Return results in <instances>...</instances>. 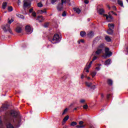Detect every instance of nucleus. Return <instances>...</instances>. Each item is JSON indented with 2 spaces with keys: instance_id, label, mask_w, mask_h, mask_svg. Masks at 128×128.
I'll return each mask as SVG.
<instances>
[{
  "instance_id": "1",
  "label": "nucleus",
  "mask_w": 128,
  "mask_h": 128,
  "mask_svg": "<svg viewBox=\"0 0 128 128\" xmlns=\"http://www.w3.org/2000/svg\"><path fill=\"white\" fill-rule=\"evenodd\" d=\"M64 4L71 6L70 0H61V3H59L56 7L58 12L64 10Z\"/></svg>"
},
{
  "instance_id": "2",
  "label": "nucleus",
  "mask_w": 128,
  "mask_h": 128,
  "mask_svg": "<svg viewBox=\"0 0 128 128\" xmlns=\"http://www.w3.org/2000/svg\"><path fill=\"white\" fill-rule=\"evenodd\" d=\"M62 40V38L60 36V35L58 34H55L53 38L50 40L52 44H56L58 42H60Z\"/></svg>"
},
{
  "instance_id": "3",
  "label": "nucleus",
  "mask_w": 128,
  "mask_h": 128,
  "mask_svg": "<svg viewBox=\"0 0 128 128\" xmlns=\"http://www.w3.org/2000/svg\"><path fill=\"white\" fill-rule=\"evenodd\" d=\"M2 28L4 32H9L11 34H14L12 33V31L10 29V25L9 24H6V25H4L2 26Z\"/></svg>"
},
{
  "instance_id": "4",
  "label": "nucleus",
  "mask_w": 128,
  "mask_h": 128,
  "mask_svg": "<svg viewBox=\"0 0 128 128\" xmlns=\"http://www.w3.org/2000/svg\"><path fill=\"white\" fill-rule=\"evenodd\" d=\"M104 44H101L99 46L98 48H97V50L95 52L96 56H100L102 52V48H104Z\"/></svg>"
},
{
  "instance_id": "5",
  "label": "nucleus",
  "mask_w": 128,
  "mask_h": 128,
  "mask_svg": "<svg viewBox=\"0 0 128 128\" xmlns=\"http://www.w3.org/2000/svg\"><path fill=\"white\" fill-rule=\"evenodd\" d=\"M25 30L28 34H30L32 32L33 29L30 25H27L25 28Z\"/></svg>"
},
{
  "instance_id": "6",
  "label": "nucleus",
  "mask_w": 128,
  "mask_h": 128,
  "mask_svg": "<svg viewBox=\"0 0 128 128\" xmlns=\"http://www.w3.org/2000/svg\"><path fill=\"white\" fill-rule=\"evenodd\" d=\"M30 3L28 2V1L24 0V5H23V8L24 10L26 11V8H30Z\"/></svg>"
},
{
  "instance_id": "7",
  "label": "nucleus",
  "mask_w": 128,
  "mask_h": 128,
  "mask_svg": "<svg viewBox=\"0 0 128 128\" xmlns=\"http://www.w3.org/2000/svg\"><path fill=\"white\" fill-rule=\"evenodd\" d=\"M105 54L108 58H110V56H111L112 54V52H110V48H105Z\"/></svg>"
},
{
  "instance_id": "8",
  "label": "nucleus",
  "mask_w": 128,
  "mask_h": 128,
  "mask_svg": "<svg viewBox=\"0 0 128 128\" xmlns=\"http://www.w3.org/2000/svg\"><path fill=\"white\" fill-rule=\"evenodd\" d=\"M104 16H106V20L108 22H112V20L114 19V18H112V16H108L106 14H104Z\"/></svg>"
},
{
  "instance_id": "9",
  "label": "nucleus",
  "mask_w": 128,
  "mask_h": 128,
  "mask_svg": "<svg viewBox=\"0 0 128 128\" xmlns=\"http://www.w3.org/2000/svg\"><path fill=\"white\" fill-rule=\"evenodd\" d=\"M92 62H90L89 64L88 65V64L86 65V66L84 68V70H86V72H90V70L88 69L90 68V66H92Z\"/></svg>"
},
{
  "instance_id": "10",
  "label": "nucleus",
  "mask_w": 128,
  "mask_h": 128,
  "mask_svg": "<svg viewBox=\"0 0 128 128\" xmlns=\"http://www.w3.org/2000/svg\"><path fill=\"white\" fill-rule=\"evenodd\" d=\"M87 36L90 38H94V31H90L88 32L87 34Z\"/></svg>"
},
{
  "instance_id": "11",
  "label": "nucleus",
  "mask_w": 128,
  "mask_h": 128,
  "mask_svg": "<svg viewBox=\"0 0 128 128\" xmlns=\"http://www.w3.org/2000/svg\"><path fill=\"white\" fill-rule=\"evenodd\" d=\"M21 122L22 120H20V118H16L15 120H14V122L15 126H20Z\"/></svg>"
},
{
  "instance_id": "12",
  "label": "nucleus",
  "mask_w": 128,
  "mask_h": 128,
  "mask_svg": "<svg viewBox=\"0 0 128 128\" xmlns=\"http://www.w3.org/2000/svg\"><path fill=\"white\" fill-rule=\"evenodd\" d=\"M83 124H84V122L83 121L79 122V124L80 125L76 126V128H84V126H86L82 125Z\"/></svg>"
},
{
  "instance_id": "13",
  "label": "nucleus",
  "mask_w": 128,
  "mask_h": 128,
  "mask_svg": "<svg viewBox=\"0 0 128 128\" xmlns=\"http://www.w3.org/2000/svg\"><path fill=\"white\" fill-rule=\"evenodd\" d=\"M104 12L105 11H104V8H100L98 10V14H100L101 16H104V14H104Z\"/></svg>"
},
{
  "instance_id": "14",
  "label": "nucleus",
  "mask_w": 128,
  "mask_h": 128,
  "mask_svg": "<svg viewBox=\"0 0 128 128\" xmlns=\"http://www.w3.org/2000/svg\"><path fill=\"white\" fill-rule=\"evenodd\" d=\"M36 20H38L39 22H42L44 20V18L42 16H38Z\"/></svg>"
},
{
  "instance_id": "15",
  "label": "nucleus",
  "mask_w": 128,
  "mask_h": 128,
  "mask_svg": "<svg viewBox=\"0 0 128 128\" xmlns=\"http://www.w3.org/2000/svg\"><path fill=\"white\" fill-rule=\"evenodd\" d=\"M10 116L13 118H16V116H18V114L16 113V111L12 110L10 112Z\"/></svg>"
},
{
  "instance_id": "16",
  "label": "nucleus",
  "mask_w": 128,
  "mask_h": 128,
  "mask_svg": "<svg viewBox=\"0 0 128 128\" xmlns=\"http://www.w3.org/2000/svg\"><path fill=\"white\" fill-rule=\"evenodd\" d=\"M111 62H112V60L110 58L107 60L105 62V63H104L105 66H110V64H111Z\"/></svg>"
},
{
  "instance_id": "17",
  "label": "nucleus",
  "mask_w": 128,
  "mask_h": 128,
  "mask_svg": "<svg viewBox=\"0 0 128 128\" xmlns=\"http://www.w3.org/2000/svg\"><path fill=\"white\" fill-rule=\"evenodd\" d=\"M6 126L7 128H14V126H12L10 122H8L6 124Z\"/></svg>"
},
{
  "instance_id": "18",
  "label": "nucleus",
  "mask_w": 128,
  "mask_h": 128,
  "mask_svg": "<svg viewBox=\"0 0 128 128\" xmlns=\"http://www.w3.org/2000/svg\"><path fill=\"white\" fill-rule=\"evenodd\" d=\"M118 4L122 8H124V2H122V1L120 0H118Z\"/></svg>"
},
{
  "instance_id": "19",
  "label": "nucleus",
  "mask_w": 128,
  "mask_h": 128,
  "mask_svg": "<svg viewBox=\"0 0 128 128\" xmlns=\"http://www.w3.org/2000/svg\"><path fill=\"white\" fill-rule=\"evenodd\" d=\"M108 26L110 29L114 30V24H108Z\"/></svg>"
},
{
  "instance_id": "20",
  "label": "nucleus",
  "mask_w": 128,
  "mask_h": 128,
  "mask_svg": "<svg viewBox=\"0 0 128 128\" xmlns=\"http://www.w3.org/2000/svg\"><path fill=\"white\" fill-rule=\"evenodd\" d=\"M16 16L18 18H22V20H24V16L23 15H22L20 14H16Z\"/></svg>"
},
{
  "instance_id": "21",
  "label": "nucleus",
  "mask_w": 128,
  "mask_h": 128,
  "mask_svg": "<svg viewBox=\"0 0 128 128\" xmlns=\"http://www.w3.org/2000/svg\"><path fill=\"white\" fill-rule=\"evenodd\" d=\"M22 28L20 27H17L16 28V32H18V34H20L22 32Z\"/></svg>"
},
{
  "instance_id": "22",
  "label": "nucleus",
  "mask_w": 128,
  "mask_h": 128,
  "mask_svg": "<svg viewBox=\"0 0 128 128\" xmlns=\"http://www.w3.org/2000/svg\"><path fill=\"white\" fill-rule=\"evenodd\" d=\"M107 32L108 34H114V30H112V29L108 28L107 30Z\"/></svg>"
},
{
  "instance_id": "23",
  "label": "nucleus",
  "mask_w": 128,
  "mask_h": 128,
  "mask_svg": "<svg viewBox=\"0 0 128 128\" xmlns=\"http://www.w3.org/2000/svg\"><path fill=\"white\" fill-rule=\"evenodd\" d=\"M80 36L82 38H84L85 36H86V33L85 32L82 31L80 32Z\"/></svg>"
},
{
  "instance_id": "24",
  "label": "nucleus",
  "mask_w": 128,
  "mask_h": 128,
  "mask_svg": "<svg viewBox=\"0 0 128 128\" xmlns=\"http://www.w3.org/2000/svg\"><path fill=\"white\" fill-rule=\"evenodd\" d=\"M100 40V37H98V36L94 38V40H93L94 44H96V42H98V40Z\"/></svg>"
},
{
  "instance_id": "25",
  "label": "nucleus",
  "mask_w": 128,
  "mask_h": 128,
  "mask_svg": "<svg viewBox=\"0 0 128 128\" xmlns=\"http://www.w3.org/2000/svg\"><path fill=\"white\" fill-rule=\"evenodd\" d=\"M6 6H8V3L6 2H4L2 4V8H3V10H6Z\"/></svg>"
},
{
  "instance_id": "26",
  "label": "nucleus",
  "mask_w": 128,
  "mask_h": 128,
  "mask_svg": "<svg viewBox=\"0 0 128 128\" xmlns=\"http://www.w3.org/2000/svg\"><path fill=\"white\" fill-rule=\"evenodd\" d=\"M38 13L40 14H46V10L45 9L44 10H39L38 11Z\"/></svg>"
},
{
  "instance_id": "27",
  "label": "nucleus",
  "mask_w": 128,
  "mask_h": 128,
  "mask_svg": "<svg viewBox=\"0 0 128 128\" xmlns=\"http://www.w3.org/2000/svg\"><path fill=\"white\" fill-rule=\"evenodd\" d=\"M105 40L108 42H112V39H110V38L108 36H106L105 37Z\"/></svg>"
},
{
  "instance_id": "28",
  "label": "nucleus",
  "mask_w": 128,
  "mask_h": 128,
  "mask_svg": "<svg viewBox=\"0 0 128 128\" xmlns=\"http://www.w3.org/2000/svg\"><path fill=\"white\" fill-rule=\"evenodd\" d=\"M107 82L109 86H112V80L111 79H108Z\"/></svg>"
},
{
  "instance_id": "29",
  "label": "nucleus",
  "mask_w": 128,
  "mask_h": 128,
  "mask_svg": "<svg viewBox=\"0 0 128 128\" xmlns=\"http://www.w3.org/2000/svg\"><path fill=\"white\" fill-rule=\"evenodd\" d=\"M8 108V106H2L0 108V112H2L4 110H6Z\"/></svg>"
},
{
  "instance_id": "30",
  "label": "nucleus",
  "mask_w": 128,
  "mask_h": 128,
  "mask_svg": "<svg viewBox=\"0 0 128 128\" xmlns=\"http://www.w3.org/2000/svg\"><path fill=\"white\" fill-rule=\"evenodd\" d=\"M74 10L77 14H80V10L78 8H74Z\"/></svg>"
},
{
  "instance_id": "31",
  "label": "nucleus",
  "mask_w": 128,
  "mask_h": 128,
  "mask_svg": "<svg viewBox=\"0 0 128 128\" xmlns=\"http://www.w3.org/2000/svg\"><path fill=\"white\" fill-rule=\"evenodd\" d=\"M86 84L87 86H88V88H90V86H92V84L90 82H86Z\"/></svg>"
},
{
  "instance_id": "32",
  "label": "nucleus",
  "mask_w": 128,
  "mask_h": 128,
  "mask_svg": "<svg viewBox=\"0 0 128 128\" xmlns=\"http://www.w3.org/2000/svg\"><path fill=\"white\" fill-rule=\"evenodd\" d=\"M8 10L10 12H12V10H14V8H12V6H10L8 8Z\"/></svg>"
},
{
  "instance_id": "33",
  "label": "nucleus",
  "mask_w": 128,
  "mask_h": 128,
  "mask_svg": "<svg viewBox=\"0 0 128 128\" xmlns=\"http://www.w3.org/2000/svg\"><path fill=\"white\" fill-rule=\"evenodd\" d=\"M78 123L76 122H71L70 125L72 126H76Z\"/></svg>"
},
{
  "instance_id": "34",
  "label": "nucleus",
  "mask_w": 128,
  "mask_h": 128,
  "mask_svg": "<svg viewBox=\"0 0 128 128\" xmlns=\"http://www.w3.org/2000/svg\"><path fill=\"white\" fill-rule=\"evenodd\" d=\"M70 118V116H66L64 117V118L63 119V122H66Z\"/></svg>"
},
{
  "instance_id": "35",
  "label": "nucleus",
  "mask_w": 128,
  "mask_h": 128,
  "mask_svg": "<svg viewBox=\"0 0 128 128\" xmlns=\"http://www.w3.org/2000/svg\"><path fill=\"white\" fill-rule=\"evenodd\" d=\"M96 72H92L91 74V75L92 76V78H94V76H96Z\"/></svg>"
},
{
  "instance_id": "36",
  "label": "nucleus",
  "mask_w": 128,
  "mask_h": 128,
  "mask_svg": "<svg viewBox=\"0 0 128 128\" xmlns=\"http://www.w3.org/2000/svg\"><path fill=\"white\" fill-rule=\"evenodd\" d=\"M56 2H58V0H51V4H54Z\"/></svg>"
},
{
  "instance_id": "37",
  "label": "nucleus",
  "mask_w": 128,
  "mask_h": 128,
  "mask_svg": "<svg viewBox=\"0 0 128 128\" xmlns=\"http://www.w3.org/2000/svg\"><path fill=\"white\" fill-rule=\"evenodd\" d=\"M68 108H66L64 110L62 114V116H64V114H66V112H68Z\"/></svg>"
},
{
  "instance_id": "38",
  "label": "nucleus",
  "mask_w": 128,
  "mask_h": 128,
  "mask_svg": "<svg viewBox=\"0 0 128 128\" xmlns=\"http://www.w3.org/2000/svg\"><path fill=\"white\" fill-rule=\"evenodd\" d=\"M38 8H42V4L41 2H39L38 4Z\"/></svg>"
},
{
  "instance_id": "39",
  "label": "nucleus",
  "mask_w": 128,
  "mask_h": 128,
  "mask_svg": "<svg viewBox=\"0 0 128 128\" xmlns=\"http://www.w3.org/2000/svg\"><path fill=\"white\" fill-rule=\"evenodd\" d=\"M96 58H98V57L96 56H94V57H93V58L92 59V62H94V60H96Z\"/></svg>"
},
{
  "instance_id": "40",
  "label": "nucleus",
  "mask_w": 128,
  "mask_h": 128,
  "mask_svg": "<svg viewBox=\"0 0 128 128\" xmlns=\"http://www.w3.org/2000/svg\"><path fill=\"white\" fill-rule=\"evenodd\" d=\"M88 104L83 106V108H84V110H88Z\"/></svg>"
},
{
  "instance_id": "41",
  "label": "nucleus",
  "mask_w": 128,
  "mask_h": 128,
  "mask_svg": "<svg viewBox=\"0 0 128 128\" xmlns=\"http://www.w3.org/2000/svg\"><path fill=\"white\" fill-rule=\"evenodd\" d=\"M112 94H107L106 98L108 100L110 98H112Z\"/></svg>"
},
{
  "instance_id": "42",
  "label": "nucleus",
  "mask_w": 128,
  "mask_h": 128,
  "mask_svg": "<svg viewBox=\"0 0 128 128\" xmlns=\"http://www.w3.org/2000/svg\"><path fill=\"white\" fill-rule=\"evenodd\" d=\"M80 102V104H84V102H86V100L84 99H81Z\"/></svg>"
},
{
  "instance_id": "43",
  "label": "nucleus",
  "mask_w": 128,
  "mask_h": 128,
  "mask_svg": "<svg viewBox=\"0 0 128 128\" xmlns=\"http://www.w3.org/2000/svg\"><path fill=\"white\" fill-rule=\"evenodd\" d=\"M14 22V19L12 18L10 20H8V24H12V22Z\"/></svg>"
},
{
  "instance_id": "44",
  "label": "nucleus",
  "mask_w": 128,
  "mask_h": 128,
  "mask_svg": "<svg viewBox=\"0 0 128 128\" xmlns=\"http://www.w3.org/2000/svg\"><path fill=\"white\" fill-rule=\"evenodd\" d=\"M66 16V12L64 11L62 14V16Z\"/></svg>"
},
{
  "instance_id": "45",
  "label": "nucleus",
  "mask_w": 128,
  "mask_h": 128,
  "mask_svg": "<svg viewBox=\"0 0 128 128\" xmlns=\"http://www.w3.org/2000/svg\"><path fill=\"white\" fill-rule=\"evenodd\" d=\"M32 14V16H34V18H35V16H36V13L34 12H33Z\"/></svg>"
},
{
  "instance_id": "46",
  "label": "nucleus",
  "mask_w": 128,
  "mask_h": 128,
  "mask_svg": "<svg viewBox=\"0 0 128 128\" xmlns=\"http://www.w3.org/2000/svg\"><path fill=\"white\" fill-rule=\"evenodd\" d=\"M33 10H34V8H31L30 9V10H29V12H30V14H32V12H32Z\"/></svg>"
},
{
  "instance_id": "47",
  "label": "nucleus",
  "mask_w": 128,
  "mask_h": 128,
  "mask_svg": "<svg viewBox=\"0 0 128 128\" xmlns=\"http://www.w3.org/2000/svg\"><path fill=\"white\" fill-rule=\"evenodd\" d=\"M111 14H114V16H118V14L114 12V11H111Z\"/></svg>"
},
{
  "instance_id": "48",
  "label": "nucleus",
  "mask_w": 128,
  "mask_h": 128,
  "mask_svg": "<svg viewBox=\"0 0 128 128\" xmlns=\"http://www.w3.org/2000/svg\"><path fill=\"white\" fill-rule=\"evenodd\" d=\"M91 88H92V90H95V88H96V86H91Z\"/></svg>"
},
{
  "instance_id": "49",
  "label": "nucleus",
  "mask_w": 128,
  "mask_h": 128,
  "mask_svg": "<svg viewBox=\"0 0 128 128\" xmlns=\"http://www.w3.org/2000/svg\"><path fill=\"white\" fill-rule=\"evenodd\" d=\"M96 70H100V67H96Z\"/></svg>"
},
{
  "instance_id": "50",
  "label": "nucleus",
  "mask_w": 128,
  "mask_h": 128,
  "mask_svg": "<svg viewBox=\"0 0 128 128\" xmlns=\"http://www.w3.org/2000/svg\"><path fill=\"white\" fill-rule=\"evenodd\" d=\"M84 2L86 4H88V0H85Z\"/></svg>"
},
{
  "instance_id": "51",
  "label": "nucleus",
  "mask_w": 128,
  "mask_h": 128,
  "mask_svg": "<svg viewBox=\"0 0 128 128\" xmlns=\"http://www.w3.org/2000/svg\"><path fill=\"white\" fill-rule=\"evenodd\" d=\"M48 24H45L44 25V26L45 28H48Z\"/></svg>"
},
{
  "instance_id": "52",
  "label": "nucleus",
  "mask_w": 128,
  "mask_h": 128,
  "mask_svg": "<svg viewBox=\"0 0 128 128\" xmlns=\"http://www.w3.org/2000/svg\"><path fill=\"white\" fill-rule=\"evenodd\" d=\"M80 42H82V43L84 42V40H80Z\"/></svg>"
},
{
  "instance_id": "53",
  "label": "nucleus",
  "mask_w": 128,
  "mask_h": 128,
  "mask_svg": "<svg viewBox=\"0 0 128 128\" xmlns=\"http://www.w3.org/2000/svg\"><path fill=\"white\" fill-rule=\"evenodd\" d=\"M84 78V74H82L81 76V78L82 79V78Z\"/></svg>"
},
{
  "instance_id": "54",
  "label": "nucleus",
  "mask_w": 128,
  "mask_h": 128,
  "mask_svg": "<svg viewBox=\"0 0 128 128\" xmlns=\"http://www.w3.org/2000/svg\"><path fill=\"white\" fill-rule=\"evenodd\" d=\"M2 120L0 118V124H2Z\"/></svg>"
},
{
  "instance_id": "55",
  "label": "nucleus",
  "mask_w": 128,
  "mask_h": 128,
  "mask_svg": "<svg viewBox=\"0 0 128 128\" xmlns=\"http://www.w3.org/2000/svg\"><path fill=\"white\" fill-rule=\"evenodd\" d=\"M107 8H108L109 10H110V7L108 5L107 6Z\"/></svg>"
},
{
  "instance_id": "56",
  "label": "nucleus",
  "mask_w": 128,
  "mask_h": 128,
  "mask_svg": "<svg viewBox=\"0 0 128 128\" xmlns=\"http://www.w3.org/2000/svg\"><path fill=\"white\" fill-rule=\"evenodd\" d=\"M78 108H74V110H78Z\"/></svg>"
},
{
  "instance_id": "57",
  "label": "nucleus",
  "mask_w": 128,
  "mask_h": 128,
  "mask_svg": "<svg viewBox=\"0 0 128 128\" xmlns=\"http://www.w3.org/2000/svg\"><path fill=\"white\" fill-rule=\"evenodd\" d=\"M101 96H102V98H104V94H102Z\"/></svg>"
},
{
  "instance_id": "58",
  "label": "nucleus",
  "mask_w": 128,
  "mask_h": 128,
  "mask_svg": "<svg viewBox=\"0 0 128 128\" xmlns=\"http://www.w3.org/2000/svg\"><path fill=\"white\" fill-rule=\"evenodd\" d=\"M78 44H80V41H78Z\"/></svg>"
},
{
  "instance_id": "59",
  "label": "nucleus",
  "mask_w": 128,
  "mask_h": 128,
  "mask_svg": "<svg viewBox=\"0 0 128 128\" xmlns=\"http://www.w3.org/2000/svg\"><path fill=\"white\" fill-rule=\"evenodd\" d=\"M88 22H90V18H88Z\"/></svg>"
},
{
  "instance_id": "60",
  "label": "nucleus",
  "mask_w": 128,
  "mask_h": 128,
  "mask_svg": "<svg viewBox=\"0 0 128 128\" xmlns=\"http://www.w3.org/2000/svg\"><path fill=\"white\" fill-rule=\"evenodd\" d=\"M90 77H88V80H90Z\"/></svg>"
},
{
  "instance_id": "61",
  "label": "nucleus",
  "mask_w": 128,
  "mask_h": 128,
  "mask_svg": "<svg viewBox=\"0 0 128 128\" xmlns=\"http://www.w3.org/2000/svg\"><path fill=\"white\" fill-rule=\"evenodd\" d=\"M127 48V50H128V48Z\"/></svg>"
},
{
  "instance_id": "62",
  "label": "nucleus",
  "mask_w": 128,
  "mask_h": 128,
  "mask_svg": "<svg viewBox=\"0 0 128 128\" xmlns=\"http://www.w3.org/2000/svg\"><path fill=\"white\" fill-rule=\"evenodd\" d=\"M4 12L6 13V12Z\"/></svg>"
}]
</instances>
